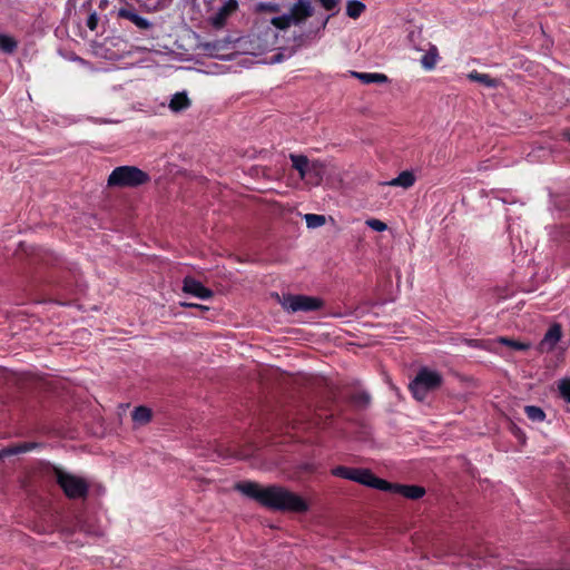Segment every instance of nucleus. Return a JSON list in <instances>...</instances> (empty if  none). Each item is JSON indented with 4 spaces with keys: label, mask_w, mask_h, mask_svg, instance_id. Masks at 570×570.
Returning a JSON list of instances; mask_svg holds the SVG:
<instances>
[{
    "label": "nucleus",
    "mask_w": 570,
    "mask_h": 570,
    "mask_svg": "<svg viewBox=\"0 0 570 570\" xmlns=\"http://www.w3.org/2000/svg\"><path fill=\"white\" fill-rule=\"evenodd\" d=\"M235 488L272 510L298 513L308 510V504L303 498L284 487L268 485L264 488L256 482L245 481L237 483Z\"/></svg>",
    "instance_id": "f257e3e1"
},
{
    "label": "nucleus",
    "mask_w": 570,
    "mask_h": 570,
    "mask_svg": "<svg viewBox=\"0 0 570 570\" xmlns=\"http://www.w3.org/2000/svg\"><path fill=\"white\" fill-rule=\"evenodd\" d=\"M443 383V376L429 367H421L411 381L409 389L413 397L423 402L428 394L436 391Z\"/></svg>",
    "instance_id": "f03ea898"
},
{
    "label": "nucleus",
    "mask_w": 570,
    "mask_h": 570,
    "mask_svg": "<svg viewBox=\"0 0 570 570\" xmlns=\"http://www.w3.org/2000/svg\"><path fill=\"white\" fill-rule=\"evenodd\" d=\"M149 175L135 166H120L115 168L108 177V186L137 187L146 184Z\"/></svg>",
    "instance_id": "7ed1b4c3"
},
{
    "label": "nucleus",
    "mask_w": 570,
    "mask_h": 570,
    "mask_svg": "<svg viewBox=\"0 0 570 570\" xmlns=\"http://www.w3.org/2000/svg\"><path fill=\"white\" fill-rule=\"evenodd\" d=\"M57 483L70 499L83 498L88 493L87 482L73 474L67 473L58 468L55 469Z\"/></svg>",
    "instance_id": "20e7f679"
},
{
    "label": "nucleus",
    "mask_w": 570,
    "mask_h": 570,
    "mask_svg": "<svg viewBox=\"0 0 570 570\" xmlns=\"http://www.w3.org/2000/svg\"><path fill=\"white\" fill-rule=\"evenodd\" d=\"M282 306L292 313L295 312H312L320 309L323 306L322 299L306 295H287L284 296Z\"/></svg>",
    "instance_id": "39448f33"
},
{
    "label": "nucleus",
    "mask_w": 570,
    "mask_h": 570,
    "mask_svg": "<svg viewBox=\"0 0 570 570\" xmlns=\"http://www.w3.org/2000/svg\"><path fill=\"white\" fill-rule=\"evenodd\" d=\"M348 480L382 491L392 490V483L376 478L370 470L366 469H352Z\"/></svg>",
    "instance_id": "423d86ee"
},
{
    "label": "nucleus",
    "mask_w": 570,
    "mask_h": 570,
    "mask_svg": "<svg viewBox=\"0 0 570 570\" xmlns=\"http://www.w3.org/2000/svg\"><path fill=\"white\" fill-rule=\"evenodd\" d=\"M314 13V7L311 0H297L289 9V17L293 24L298 26Z\"/></svg>",
    "instance_id": "0eeeda50"
},
{
    "label": "nucleus",
    "mask_w": 570,
    "mask_h": 570,
    "mask_svg": "<svg viewBox=\"0 0 570 570\" xmlns=\"http://www.w3.org/2000/svg\"><path fill=\"white\" fill-rule=\"evenodd\" d=\"M562 328L560 324H553L546 332L543 338L539 343L538 350L541 353L551 352L561 340Z\"/></svg>",
    "instance_id": "6e6552de"
},
{
    "label": "nucleus",
    "mask_w": 570,
    "mask_h": 570,
    "mask_svg": "<svg viewBox=\"0 0 570 570\" xmlns=\"http://www.w3.org/2000/svg\"><path fill=\"white\" fill-rule=\"evenodd\" d=\"M237 0H227L225 3L212 16L210 22L215 28H222L227 19L237 10Z\"/></svg>",
    "instance_id": "1a4fd4ad"
},
{
    "label": "nucleus",
    "mask_w": 570,
    "mask_h": 570,
    "mask_svg": "<svg viewBox=\"0 0 570 570\" xmlns=\"http://www.w3.org/2000/svg\"><path fill=\"white\" fill-rule=\"evenodd\" d=\"M183 291L202 299L210 298L214 295L212 289L205 287L199 281L193 277H186L184 279Z\"/></svg>",
    "instance_id": "9d476101"
},
{
    "label": "nucleus",
    "mask_w": 570,
    "mask_h": 570,
    "mask_svg": "<svg viewBox=\"0 0 570 570\" xmlns=\"http://www.w3.org/2000/svg\"><path fill=\"white\" fill-rule=\"evenodd\" d=\"M118 17L132 22L140 30H148L153 27L151 22L139 16L136 10L128 6L118 10Z\"/></svg>",
    "instance_id": "9b49d317"
},
{
    "label": "nucleus",
    "mask_w": 570,
    "mask_h": 570,
    "mask_svg": "<svg viewBox=\"0 0 570 570\" xmlns=\"http://www.w3.org/2000/svg\"><path fill=\"white\" fill-rule=\"evenodd\" d=\"M325 173V164L320 160H314L309 164L308 174L306 175L305 180L313 186H318L322 183Z\"/></svg>",
    "instance_id": "f8f14e48"
},
{
    "label": "nucleus",
    "mask_w": 570,
    "mask_h": 570,
    "mask_svg": "<svg viewBox=\"0 0 570 570\" xmlns=\"http://www.w3.org/2000/svg\"><path fill=\"white\" fill-rule=\"evenodd\" d=\"M390 492L400 493L407 499L417 500L424 495L425 490L419 485H402L392 483V490Z\"/></svg>",
    "instance_id": "ddd939ff"
},
{
    "label": "nucleus",
    "mask_w": 570,
    "mask_h": 570,
    "mask_svg": "<svg viewBox=\"0 0 570 570\" xmlns=\"http://www.w3.org/2000/svg\"><path fill=\"white\" fill-rule=\"evenodd\" d=\"M289 159L292 161L293 168L298 171L299 177L305 179L306 175L308 174V167L311 164L308 158L304 155L291 154Z\"/></svg>",
    "instance_id": "4468645a"
},
{
    "label": "nucleus",
    "mask_w": 570,
    "mask_h": 570,
    "mask_svg": "<svg viewBox=\"0 0 570 570\" xmlns=\"http://www.w3.org/2000/svg\"><path fill=\"white\" fill-rule=\"evenodd\" d=\"M415 183V177L412 171L404 170L402 171L397 177L393 178L392 180L384 183L389 186H397L403 187L405 189L412 187Z\"/></svg>",
    "instance_id": "2eb2a0df"
},
{
    "label": "nucleus",
    "mask_w": 570,
    "mask_h": 570,
    "mask_svg": "<svg viewBox=\"0 0 570 570\" xmlns=\"http://www.w3.org/2000/svg\"><path fill=\"white\" fill-rule=\"evenodd\" d=\"M352 75L360 79L363 83H384L387 82V77L384 73L379 72H356L353 71Z\"/></svg>",
    "instance_id": "dca6fc26"
},
{
    "label": "nucleus",
    "mask_w": 570,
    "mask_h": 570,
    "mask_svg": "<svg viewBox=\"0 0 570 570\" xmlns=\"http://www.w3.org/2000/svg\"><path fill=\"white\" fill-rule=\"evenodd\" d=\"M321 6L327 10V11H331L332 13L328 14L326 18L323 19V21L321 22L320 27H318V30H324L331 19V17L335 16L336 13H338L340 9H338V3H340V0H317Z\"/></svg>",
    "instance_id": "f3484780"
},
{
    "label": "nucleus",
    "mask_w": 570,
    "mask_h": 570,
    "mask_svg": "<svg viewBox=\"0 0 570 570\" xmlns=\"http://www.w3.org/2000/svg\"><path fill=\"white\" fill-rule=\"evenodd\" d=\"M468 78L471 81H475V82L482 83L483 86H485L488 88H495V87L499 86V80L498 79H494V78L490 77L488 73H480V72H478L475 70L471 71L468 75Z\"/></svg>",
    "instance_id": "a211bd4d"
},
{
    "label": "nucleus",
    "mask_w": 570,
    "mask_h": 570,
    "mask_svg": "<svg viewBox=\"0 0 570 570\" xmlns=\"http://www.w3.org/2000/svg\"><path fill=\"white\" fill-rule=\"evenodd\" d=\"M190 106V100L187 97L186 92H177L173 96L169 108L173 111H181L187 109Z\"/></svg>",
    "instance_id": "6ab92c4d"
},
{
    "label": "nucleus",
    "mask_w": 570,
    "mask_h": 570,
    "mask_svg": "<svg viewBox=\"0 0 570 570\" xmlns=\"http://www.w3.org/2000/svg\"><path fill=\"white\" fill-rule=\"evenodd\" d=\"M439 52L435 46H431V48L422 56L421 65L426 70H432L438 63Z\"/></svg>",
    "instance_id": "aec40b11"
},
{
    "label": "nucleus",
    "mask_w": 570,
    "mask_h": 570,
    "mask_svg": "<svg viewBox=\"0 0 570 570\" xmlns=\"http://www.w3.org/2000/svg\"><path fill=\"white\" fill-rule=\"evenodd\" d=\"M365 9V4L358 0H348L346 3V14L352 19H357Z\"/></svg>",
    "instance_id": "412c9836"
},
{
    "label": "nucleus",
    "mask_w": 570,
    "mask_h": 570,
    "mask_svg": "<svg viewBox=\"0 0 570 570\" xmlns=\"http://www.w3.org/2000/svg\"><path fill=\"white\" fill-rule=\"evenodd\" d=\"M131 416L134 422L144 425L151 420V411L146 406H138L134 410Z\"/></svg>",
    "instance_id": "4be33fe9"
},
{
    "label": "nucleus",
    "mask_w": 570,
    "mask_h": 570,
    "mask_svg": "<svg viewBox=\"0 0 570 570\" xmlns=\"http://www.w3.org/2000/svg\"><path fill=\"white\" fill-rule=\"evenodd\" d=\"M527 416L533 422H542L546 419L543 410L535 405H527L524 407Z\"/></svg>",
    "instance_id": "5701e85b"
},
{
    "label": "nucleus",
    "mask_w": 570,
    "mask_h": 570,
    "mask_svg": "<svg viewBox=\"0 0 570 570\" xmlns=\"http://www.w3.org/2000/svg\"><path fill=\"white\" fill-rule=\"evenodd\" d=\"M18 47V42L14 40V38L7 36V35H0V49L6 53H12L16 51Z\"/></svg>",
    "instance_id": "b1692460"
},
{
    "label": "nucleus",
    "mask_w": 570,
    "mask_h": 570,
    "mask_svg": "<svg viewBox=\"0 0 570 570\" xmlns=\"http://www.w3.org/2000/svg\"><path fill=\"white\" fill-rule=\"evenodd\" d=\"M37 446H38L37 443L27 442V443H22V444H18V445H13V446L7 448V449H4V453L7 455H14V454H20V453H26L28 451H31V450L36 449Z\"/></svg>",
    "instance_id": "393cba45"
},
{
    "label": "nucleus",
    "mask_w": 570,
    "mask_h": 570,
    "mask_svg": "<svg viewBox=\"0 0 570 570\" xmlns=\"http://www.w3.org/2000/svg\"><path fill=\"white\" fill-rule=\"evenodd\" d=\"M271 23L276 29L286 30L293 24V20L288 13H285V14L272 18Z\"/></svg>",
    "instance_id": "a878e982"
},
{
    "label": "nucleus",
    "mask_w": 570,
    "mask_h": 570,
    "mask_svg": "<svg viewBox=\"0 0 570 570\" xmlns=\"http://www.w3.org/2000/svg\"><path fill=\"white\" fill-rule=\"evenodd\" d=\"M351 402L360 409H365L371 402V396L366 392H358L351 396Z\"/></svg>",
    "instance_id": "bb28decb"
},
{
    "label": "nucleus",
    "mask_w": 570,
    "mask_h": 570,
    "mask_svg": "<svg viewBox=\"0 0 570 570\" xmlns=\"http://www.w3.org/2000/svg\"><path fill=\"white\" fill-rule=\"evenodd\" d=\"M304 219L306 222V225L308 228H317L325 224L326 218L324 215L318 214H306L304 216Z\"/></svg>",
    "instance_id": "cd10ccee"
},
{
    "label": "nucleus",
    "mask_w": 570,
    "mask_h": 570,
    "mask_svg": "<svg viewBox=\"0 0 570 570\" xmlns=\"http://www.w3.org/2000/svg\"><path fill=\"white\" fill-rule=\"evenodd\" d=\"M558 390L562 399L570 403V377L561 379L558 383Z\"/></svg>",
    "instance_id": "c85d7f7f"
},
{
    "label": "nucleus",
    "mask_w": 570,
    "mask_h": 570,
    "mask_svg": "<svg viewBox=\"0 0 570 570\" xmlns=\"http://www.w3.org/2000/svg\"><path fill=\"white\" fill-rule=\"evenodd\" d=\"M279 10H281L279 4H277L275 2H258L255 6V11L256 12H272V13H276V12H279Z\"/></svg>",
    "instance_id": "c756f323"
},
{
    "label": "nucleus",
    "mask_w": 570,
    "mask_h": 570,
    "mask_svg": "<svg viewBox=\"0 0 570 570\" xmlns=\"http://www.w3.org/2000/svg\"><path fill=\"white\" fill-rule=\"evenodd\" d=\"M499 342L518 351H525L530 347V344L528 343L513 341L507 337H500Z\"/></svg>",
    "instance_id": "7c9ffc66"
},
{
    "label": "nucleus",
    "mask_w": 570,
    "mask_h": 570,
    "mask_svg": "<svg viewBox=\"0 0 570 570\" xmlns=\"http://www.w3.org/2000/svg\"><path fill=\"white\" fill-rule=\"evenodd\" d=\"M366 225L375 232H384L387 229V225L384 222L376 218L367 219Z\"/></svg>",
    "instance_id": "2f4dec72"
},
{
    "label": "nucleus",
    "mask_w": 570,
    "mask_h": 570,
    "mask_svg": "<svg viewBox=\"0 0 570 570\" xmlns=\"http://www.w3.org/2000/svg\"><path fill=\"white\" fill-rule=\"evenodd\" d=\"M351 472H352V468H346V466H342V465L336 466L332 470L333 475L343 478L346 480H348V478L351 476Z\"/></svg>",
    "instance_id": "473e14b6"
},
{
    "label": "nucleus",
    "mask_w": 570,
    "mask_h": 570,
    "mask_svg": "<svg viewBox=\"0 0 570 570\" xmlns=\"http://www.w3.org/2000/svg\"><path fill=\"white\" fill-rule=\"evenodd\" d=\"M87 27L90 29V30H96L97 26H98V16L95 11H92L88 19H87V22H86Z\"/></svg>",
    "instance_id": "72a5a7b5"
},
{
    "label": "nucleus",
    "mask_w": 570,
    "mask_h": 570,
    "mask_svg": "<svg viewBox=\"0 0 570 570\" xmlns=\"http://www.w3.org/2000/svg\"><path fill=\"white\" fill-rule=\"evenodd\" d=\"M203 47H204L205 51L213 53L215 50L219 49L222 46H220L219 41H214V42H206L203 45Z\"/></svg>",
    "instance_id": "f704fd0d"
},
{
    "label": "nucleus",
    "mask_w": 570,
    "mask_h": 570,
    "mask_svg": "<svg viewBox=\"0 0 570 570\" xmlns=\"http://www.w3.org/2000/svg\"><path fill=\"white\" fill-rule=\"evenodd\" d=\"M183 305H184V306H187V307L199 308V309H202V311H207V309H208V307H207V306H204V305H200V304L184 303Z\"/></svg>",
    "instance_id": "c9c22d12"
},
{
    "label": "nucleus",
    "mask_w": 570,
    "mask_h": 570,
    "mask_svg": "<svg viewBox=\"0 0 570 570\" xmlns=\"http://www.w3.org/2000/svg\"><path fill=\"white\" fill-rule=\"evenodd\" d=\"M4 455H7V454L4 453V450H3V451H1V452H0V459H1L2 456H4Z\"/></svg>",
    "instance_id": "e433bc0d"
},
{
    "label": "nucleus",
    "mask_w": 570,
    "mask_h": 570,
    "mask_svg": "<svg viewBox=\"0 0 570 570\" xmlns=\"http://www.w3.org/2000/svg\"><path fill=\"white\" fill-rule=\"evenodd\" d=\"M85 6H88L90 8L91 7L90 1H88Z\"/></svg>",
    "instance_id": "4c0bfd02"
},
{
    "label": "nucleus",
    "mask_w": 570,
    "mask_h": 570,
    "mask_svg": "<svg viewBox=\"0 0 570 570\" xmlns=\"http://www.w3.org/2000/svg\"><path fill=\"white\" fill-rule=\"evenodd\" d=\"M569 139H570V137H569Z\"/></svg>",
    "instance_id": "58836bf2"
}]
</instances>
